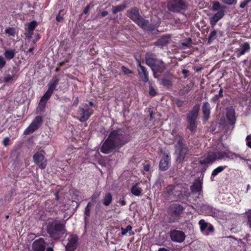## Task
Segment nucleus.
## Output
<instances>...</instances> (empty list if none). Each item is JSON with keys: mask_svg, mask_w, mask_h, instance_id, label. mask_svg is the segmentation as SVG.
<instances>
[{"mask_svg": "<svg viewBox=\"0 0 251 251\" xmlns=\"http://www.w3.org/2000/svg\"><path fill=\"white\" fill-rule=\"evenodd\" d=\"M217 35V31L215 30H213L212 31L209 35L208 36V41L210 42V41L214 40L216 38Z\"/></svg>", "mask_w": 251, "mask_h": 251, "instance_id": "58836bf2", "label": "nucleus"}, {"mask_svg": "<svg viewBox=\"0 0 251 251\" xmlns=\"http://www.w3.org/2000/svg\"><path fill=\"white\" fill-rule=\"evenodd\" d=\"M222 2L227 5H233L237 3V0H221Z\"/></svg>", "mask_w": 251, "mask_h": 251, "instance_id": "ea45409f", "label": "nucleus"}, {"mask_svg": "<svg viewBox=\"0 0 251 251\" xmlns=\"http://www.w3.org/2000/svg\"><path fill=\"white\" fill-rule=\"evenodd\" d=\"M6 61L3 57L0 56V69H2L5 65Z\"/></svg>", "mask_w": 251, "mask_h": 251, "instance_id": "3c124183", "label": "nucleus"}, {"mask_svg": "<svg viewBox=\"0 0 251 251\" xmlns=\"http://www.w3.org/2000/svg\"><path fill=\"white\" fill-rule=\"evenodd\" d=\"M33 159L34 163L41 169H44L47 165V161L44 156L41 152H37L33 155Z\"/></svg>", "mask_w": 251, "mask_h": 251, "instance_id": "9d476101", "label": "nucleus"}, {"mask_svg": "<svg viewBox=\"0 0 251 251\" xmlns=\"http://www.w3.org/2000/svg\"><path fill=\"white\" fill-rule=\"evenodd\" d=\"M113 200L112 195L109 193H106L101 201L102 203L105 206H108L110 204Z\"/></svg>", "mask_w": 251, "mask_h": 251, "instance_id": "a878e982", "label": "nucleus"}, {"mask_svg": "<svg viewBox=\"0 0 251 251\" xmlns=\"http://www.w3.org/2000/svg\"><path fill=\"white\" fill-rule=\"evenodd\" d=\"M17 76L16 74V73L13 72L12 75H7L4 77V80L5 82L8 83L10 82L14 81L16 78Z\"/></svg>", "mask_w": 251, "mask_h": 251, "instance_id": "cd10ccee", "label": "nucleus"}, {"mask_svg": "<svg viewBox=\"0 0 251 251\" xmlns=\"http://www.w3.org/2000/svg\"><path fill=\"white\" fill-rule=\"evenodd\" d=\"M226 168V166H220L218 167L213 171L211 175L212 176L214 177L216 176L219 173L223 171Z\"/></svg>", "mask_w": 251, "mask_h": 251, "instance_id": "c756f323", "label": "nucleus"}, {"mask_svg": "<svg viewBox=\"0 0 251 251\" xmlns=\"http://www.w3.org/2000/svg\"><path fill=\"white\" fill-rule=\"evenodd\" d=\"M126 8V5L122 4L118 5L112 8V12L114 14H116L119 12L122 11Z\"/></svg>", "mask_w": 251, "mask_h": 251, "instance_id": "2f4dec72", "label": "nucleus"}, {"mask_svg": "<svg viewBox=\"0 0 251 251\" xmlns=\"http://www.w3.org/2000/svg\"><path fill=\"white\" fill-rule=\"evenodd\" d=\"M58 79L56 78H53L49 82L48 89L42 97L37 107L38 111H41L45 107L47 101L50 98L58 85Z\"/></svg>", "mask_w": 251, "mask_h": 251, "instance_id": "423d86ee", "label": "nucleus"}, {"mask_svg": "<svg viewBox=\"0 0 251 251\" xmlns=\"http://www.w3.org/2000/svg\"><path fill=\"white\" fill-rule=\"evenodd\" d=\"M225 8V6L221 5L218 1H214L213 3L212 10L213 11L224 10Z\"/></svg>", "mask_w": 251, "mask_h": 251, "instance_id": "bb28decb", "label": "nucleus"}, {"mask_svg": "<svg viewBox=\"0 0 251 251\" xmlns=\"http://www.w3.org/2000/svg\"><path fill=\"white\" fill-rule=\"evenodd\" d=\"M170 158L168 154H164L159 163V168L162 171L167 170L170 165Z\"/></svg>", "mask_w": 251, "mask_h": 251, "instance_id": "dca6fc26", "label": "nucleus"}, {"mask_svg": "<svg viewBox=\"0 0 251 251\" xmlns=\"http://www.w3.org/2000/svg\"><path fill=\"white\" fill-rule=\"evenodd\" d=\"M158 251H169V250L165 249V248H160Z\"/></svg>", "mask_w": 251, "mask_h": 251, "instance_id": "338daca9", "label": "nucleus"}, {"mask_svg": "<svg viewBox=\"0 0 251 251\" xmlns=\"http://www.w3.org/2000/svg\"><path fill=\"white\" fill-rule=\"evenodd\" d=\"M56 21L58 22H61L63 20L62 17L60 16L59 15H57L56 18Z\"/></svg>", "mask_w": 251, "mask_h": 251, "instance_id": "680f3d73", "label": "nucleus"}, {"mask_svg": "<svg viewBox=\"0 0 251 251\" xmlns=\"http://www.w3.org/2000/svg\"><path fill=\"white\" fill-rule=\"evenodd\" d=\"M83 106L84 107L80 106L77 111V113L79 117V120L81 122H85L87 121L93 113L91 110L87 108V104H84Z\"/></svg>", "mask_w": 251, "mask_h": 251, "instance_id": "1a4fd4ad", "label": "nucleus"}, {"mask_svg": "<svg viewBox=\"0 0 251 251\" xmlns=\"http://www.w3.org/2000/svg\"><path fill=\"white\" fill-rule=\"evenodd\" d=\"M138 72L142 81L145 82L149 81V73L146 68L144 66H142L140 62L138 65Z\"/></svg>", "mask_w": 251, "mask_h": 251, "instance_id": "2eb2a0df", "label": "nucleus"}, {"mask_svg": "<svg viewBox=\"0 0 251 251\" xmlns=\"http://www.w3.org/2000/svg\"><path fill=\"white\" fill-rule=\"evenodd\" d=\"M78 103V97L76 98L75 99L73 105L75 106H76Z\"/></svg>", "mask_w": 251, "mask_h": 251, "instance_id": "e2e57ef3", "label": "nucleus"}, {"mask_svg": "<svg viewBox=\"0 0 251 251\" xmlns=\"http://www.w3.org/2000/svg\"><path fill=\"white\" fill-rule=\"evenodd\" d=\"M163 195L167 200L176 201L183 200L184 198L189 197L190 194L182 189L180 185H176L167 186Z\"/></svg>", "mask_w": 251, "mask_h": 251, "instance_id": "7ed1b4c3", "label": "nucleus"}, {"mask_svg": "<svg viewBox=\"0 0 251 251\" xmlns=\"http://www.w3.org/2000/svg\"><path fill=\"white\" fill-rule=\"evenodd\" d=\"M199 224L201 226V230H204L207 227V223H205L203 220H201L199 221Z\"/></svg>", "mask_w": 251, "mask_h": 251, "instance_id": "79ce46f5", "label": "nucleus"}, {"mask_svg": "<svg viewBox=\"0 0 251 251\" xmlns=\"http://www.w3.org/2000/svg\"><path fill=\"white\" fill-rule=\"evenodd\" d=\"M224 15L225 10H220L211 17L210 18V23L211 26L214 27L217 23L224 17Z\"/></svg>", "mask_w": 251, "mask_h": 251, "instance_id": "f3484780", "label": "nucleus"}, {"mask_svg": "<svg viewBox=\"0 0 251 251\" xmlns=\"http://www.w3.org/2000/svg\"><path fill=\"white\" fill-rule=\"evenodd\" d=\"M146 63L151 68L155 78H156V74L161 73L166 69L165 64L162 60L158 59L149 53L146 55Z\"/></svg>", "mask_w": 251, "mask_h": 251, "instance_id": "20e7f679", "label": "nucleus"}, {"mask_svg": "<svg viewBox=\"0 0 251 251\" xmlns=\"http://www.w3.org/2000/svg\"><path fill=\"white\" fill-rule=\"evenodd\" d=\"M143 184L142 181L136 183L131 188L130 191L132 194L135 196H140L143 192L141 185Z\"/></svg>", "mask_w": 251, "mask_h": 251, "instance_id": "a211bd4d", "label": "nucleus"}, {"mask_svg": "<svg viewBox=\"0 0 251 251\" xmlns=\"http://www.w3.org/2000/svg\"><path fill=\"white\" fill-rule=\"evenodd\" d=\"M42 121V118L41 116H37L34 119L32 123L36 126L37 128H38L41 126Z\"/></svg>", "mask_w": 251, "mask_h": 251, "instance_id": "72a5a7b5", "label": "nucleus"}, {"mask_svg": "<svg viewBox=\"0 0 251 251\" xmlns=\"http://www.w3.org/2000/svg\"><path fill=\"white\" fill-rule=\"evenodd\" d=\"M192 42V40L190 38H189L187 39L186 42H183L181 43V46L185 47H189L190 45Z\"/></svg>", "mask_w": 251, "mask_h": 251, "instance_id": "49530a36", "label": "nucleus"}, {"mask_svg": "<svg viewBox=\"0 0 251 251\" xmlns=\"http://www.w3.org/2000/svg\"><path fill=\"white\" fill-rule=\"evenodd\" d=\"M168 42V38L164 37L159 40L158 43L161 45H165Z\"/></svg>", "mask_w": 251, "mask_h": 251, "instance_id": "a19ab883", "label": "nucleus"}, {"mask_svg": "<svg viewBox=\"0 0 251 251\" xmlns=\"http://www.w3.org/2000/svg\"><path fill=\"white\" fill-rule=\"evenodd\" d=\"M122 70L125 75L131 74L132 72L125 66L122 67Z\"/></svg>", "mask_w": 251, "mask_h": 251, "instance_id": "de8ad7c7", "label": "nucleus"}, {"mask_svg": "<svg viewBox=\"0 0 251 251\" xmlns=\"http://www.w3.org/2000/svg\"><path fill=\"white\" fill-rule=\"evenodd\" d=\"M226 118L229 124L232 126L235 124L236 121L235 113L234 110L232 107L226 109Z\"/></svg>", "mask_w": 251, "mask_h": 251, "instance_id": "6ab92c4d", "label": "nucleus"}, {"mask_svg": "<svg viewBox=\"0 0 251 251\" xmlns=\"http://www.w3.org/2000/svg\"><path fill=\"white\" fill-rule=\"evenodd\" d=\"M89 9H90V6L87 5L84 9V11H83L84 14H86L88 12Z\"/></svg>", "mask_w": 251, "mask_h": 251, "instance_id": "052dcab7", "label": "nucleus"}, {"mask_svg": "<svg viewBox=\"0 0 251 251\" xmlns=\"http://www.w3.org/2000/svg\"><path fill=\"white\" fill-rule=\"evenodd\" d=\"M37 129V126L31 123L30 125L25 129L24 134H28L32 133Z\"/></svg>", "mask_w": 251, "mask_h": 251, "instance_id": "c85d7f7f", "label": "nucleus"}, {"mask_svg": "<svg viewBox=\"0 0 251 251\" xmlns=\"http://www.w3.org/2000/svg\"><path fill=\"white\" fill-rule=\"evenodd\" d=\"M186 7L187 5L183 0H172L168 3V9L173 12H179Z\"/></svg>", "mask_w": 251, "mask_h": 251, "instance_id": "6e6552de", "label": "nucleus"}, {"mask_svg": "<svg viewBox=\"0 0 251 251\" xmlns=\"http://www.w3.org/2000/svg\"><path fill=\"white\" fill-rule=\"evenodd\" d=\"M149 93L150 95L154 96V95H155L156 93L155 90L152 87H151L150 89Z\"/></svg>", "mask_w": 251, "mask_h": 251, "instance_id": "6e6d98bb", "label": "nucleus"}, {"mask_svg": "<svg viewBox=\"0 0 251 251\" xmlns=\"http://www.w3.org/2000/svg\"><path fill=\"white\" fill-rule=\"evenodd\" d=\"M128 17L135 22L140 17L138 10L136 8H132L128 11Z\"/></svg>", "mask_w": 251, "mask_h": 251, "instance_id": "5701e85b", "label": "nucleus"}, {"mask_svg": "<svg viewBox=\"0 0 251 251\" xmlns=\"http://www.w3.org/2000/svg\"><path fill=\"white\" fill-rule=\"evenodd\" d=\"M251 0H244L240 2L239 7L241 8H244Z\"/></svg>", "mask_w": 251, "mask_h": 251, "instance_id": "a18cd8bd", "label": "nucleus"}, {"mask_svg": "<svg viewBox=\"0 0 251 251\" xmlns=\"http://www.w3.org/2000/svg\"><path fill=\"white\" fill-rule=\"evenodd\" d=\"M42 121V118L41 116H37L34 119L32 123L36 126L37 128H38L41 126Z\"/></svg>", "mask_w": 251, "mask_h": 251, "instance_id": "473e14b6", "label": "nucleus"}, {"mask_svg": "<svg viewBox=\"0 0 251 251\" xmlns=\"http://www.w3.org/2000/svg\"><path fill=\"white\" fill-rule=\"evenodd\" d=\"M250 49V45L248 43H245L240 47V49L238 52H236V55L237 57H240L241 55L244 54L246 52H248Z\"/></svg>", "mask_w": 251, "mask_h": 251, "instance_id": "b1692460", "label": "nucleus"}, {"mask_svg": "<svg viewBox=\"0 0 251 251\" xmlns=\"http://www.w3.org/2000/svg\"><path fill=\"white\" fill-rule=\"evenodd\" d=\"M202 110L204 115V120H208L210 113V107L207 102H204L202 107Z\"/></svg>", "mask_w": 251, "mask_h": 251, "instance_id": "4be33fe9", "label": "nucleus"}, {"mask_svg": "<svg viewBox=\"0 0 251 251\" xmlns=\"http://www.w3.org/2000/svg\"><path fill=\"white\" fill-rule=\"evenodd\" d=\"M128 142L126 136L122 129L111 131L103 144L100 151L108 153L116 148H119Z\"/></svg>", "mask_w": 251, "mask_h": 251, "instance_id": "f257e3e1", "label": "nucleus"}, {"mask_svg": "<svg viewBox=\"0 0 251 251\" xmlns=\"http://www.w3.org/2000/svg\"><path fill=\"white\" fill-rule=\"evenodd\" d=\"M139 26L144 29H149V23L141 16L135 22Z\"/></svg>", "mask_w": 251, "mask_h": 251, "instance_id": "393cba45", "label": "nucleus"}, {"mask_svg": "<svg viewBox=\"0 0 251 251\" xmlns=\"http://www.w3.org/2000/svg\"><path fill=\"white\" fill-rule=\"evenodd\" d=\"M4 54L6 59L10 60L15 56V50H7L5 51Z\"/></svg>", "mask_w": 251, "mask_h": 251, "instance_id": "7c9ffc66", "label": "nucleus"}, {"mask_svg": "<svg viewBox=\"0 0 251 251\" xmlns=\"http://www.w3.org/2000/svg\"><path fill=\"white\" fill-rule=\"evenodd\" d=\"M100 193H95V194H93L91 197L92 201L95 202L96 201L97 199L99 198V197L100 196Z\"/></svg>", "mask_w": 251, "mask_h": 251, "instance_id": "864d4df0", "label": "nucleus"}, {"mask_svg": "<svg viewBox=\"0 0 251 251\" xmlns=\"http://www.w3.org/2000/svg\"><path fill=\"white\" fill-rule=\"evenodd\" d=\"M46 251H53V250L51 247H49L47 249Z\"/></svg>", "mask_w": 251, "mask_h": 251, "instance_id": "774afa93", "label": "nucleus"}, {"mask_svg": "<svg viewBox=\"0 0 251 251\" xmlns=\"http://www.w3.org/2000/svg\"><path fill=\"white\" fill-rule=\"evenodd\" d=\"M5 33L9 35L14 36L15 35V29L14 28H9L5 30Z\"/></svg>", "mask_w": 251, "mask_h": 251, "instance_id": "37998d69", "label": "nucleus"}, {"mask_svg": "<svg viewBox=\"0 0 251 251\" xmlns=\"http://www.w3.org/2000/svg\"><path fill=\"white\" fill-rule=\"evenodd\" d=\"M108 15V12L106 11H104L101 12L102 17H105Z\"/></svg>", "mask_w": 251, "mask_h": 251, "instance_id": "69168bd1", "label": "nucleus"}, {"mask_svg": "<svg viewBox=\"0 0 251 251\" xmlns=\"http://www.w3.org/2000/svg\"><path fill=\"white\" fill-rule=\"evenodd\" d=\"M132 227L131 226L128 225L126 226V228H124V227H121V229L122 230L121 234L123 236H124L126 234V233L128 232L131 231Z\"/></svg>", "mask_w": 251, "mask_h": 251, "instance_id": "c9c22d12", "label": "nucleus"}, {"mask_svg": "<svg viewBox=\"0 0 251 251\" xmlns=\"http://www.w3.org/2000/svg\"><path fill=\"white\" fill-rule=\"evenodd\" d=\"M202 180H196L193 184L191 186V189L192 192L195 193H199V194L201 193L202 190Z\"/></svg>", "mask_w": 251, "mask_h": 251, "instance_id": "412c9836", "label": "nucleus"}, {"mask_svg": "<svg viewBox=\"0 0 251 251\" xmlns=\"http://www.w3.org/2000/svg\"><path fill=\"white\" fill-rule=\"evenodd\" d=\"M85 221H86L87 220V219L88 217L90 216V208L88 207H85Z\"/></svg>", "mask_w": 251, "mask_h": 251, "instance_id": "09e8293b", "label": "nucleus"}, {"mask_svg": "<svg viewBox=\"0 0 251 251\" xmlns=\"http://www.w3.org/2000/svg\"><path fill=\"white\" fill-rule=\"evenodd\" d=\"M176 139L177 140V143L176 145L177 161L181 162L184 160L185 155L188 153V149L187 146L183 143V138L178 136L176 137Z\"/></svg>", "mask_w": 251, "mask_h": 251, "instance_id": "0eeeda50", "label": "nucleus"}, {"mask_svg": "<svg viewBox=\"0 0 251 251\" xmlns=\"http://www.w3.org/2000/svg\"><path fill=\"white\" fill-rule=\"evenodd\" d=\"M33 35V31H30L27 29V31L25 33V37L27 38H31Z\"/></svg>", "mask_w": 251, "mask_h": 251, "instance_id": "5fc2aeb1", "label": "nucleus"}, {"mask_svg": "<svg viewBox=\"0 0 251 251\" xmlns=\"http://www.w3.org/2000/svg\"><path fill=\"white\" fill-rule=\"evenodd\" d=\"M188 71L184 69L182 71V74L184 75V77L186 78L187 77V74L188 73Z\"/></svg>", "mask_w": 251, "mask_h": 251, "instance_id": "13d9d810", "label": "nucleus"}, {"mask_svg": "<svg viewBox=\"0 0 251 251\" xmlns=\"http://www.w3.org/2000/svg\"><path fill=\"white\" fill-rule=\"evenodd\" d=\"M37 25L36 22L33 21L28 25L27 29H29L30 31H33Z\"/></svg>", "mask_w": 251, "mask_h": 251, "instance_id": "4c0bfd02", "label": "nucleus"}, {"mask_svg": "<svg viewBox=\"0 0 251 251\" xmlns=\"http://www.w3.org/2000/svg\"><path fill=\"white\" fill-rule=\"evenodd\" d=\"M200 105L199 104H197L194 106L192 110L188 114L187 118L188 120H196L200 109Z\"/></svg>", "mask_w": 251, "mask_h": 251, "instance_id": "aec40b11", "label": "nucleus"}, {"mask_svg": "<svg viewBox=\"0 0 251 251\" xmlns=\"http://www.w3.org/2000/svg\"><path fill=\"white\" fill-rule=\"evenodd\" d=\"M223 89L221 88L219 91V93L217 95H215L211 99V101L213 102H216L218 100L219 98L222 97L223 96Z\"/></svg>", "mask_w": 251, "mask_h": 251, "instance_id": "f704fd0d", "label": "nucleus"}, {"mask_svg": "<svg viewBox=\"0 0 251 251\" xmlns=\"http://www.w3.org/2000/svg\"><path fill=\"white\" fill-rule=\"evenodd\" d=\"M78 238L76 236L72 235L68 238L66 249L67 251H74L77 247Z\"/></svg>", "mask_w": 251, "mask_h": 251, "instance_id": "4468645a", "label": "nucleus"}, {"mask_svg": "<svg viewBox=\"0 0 251 251\" xmlns=\"http://www.w3.org/2000/svg\"><path fill=\"white\" fill-rule=\"evenodd\" d=\"M47 231L50 237L54 239L60 238L66 232L64 225L56 221H53L48 226Z\"/></svg>", "mask_w": 251, "mask_h": 251, "instance_id": "39448f33", "label": "nucleus"}, {"mask_svg": "<svg viewBox=\"0 0 251 251\" xmlns=\"http://www.w3.org/2000/svg\"><path fill=\"white\" fill-rule=\"evenodd\" d=\"M162 84L165 86H170L172 85V83L170 80L167 79H163L162 80Z\"/></svg>", "mask_w": 251, "mask_h": 251, "instance_id": "c03bdc74", "label": "nucleus"}, {"mask_svg": "<svg viewBox=\"0 0 251 251\" xmlns=\"http://www.w3.org/2000/svg\"><path fill=\"white\" fill-rule=\"evenodd\" d=\"M189 129L193 131L195 130L197 127V124L196 120H189Z\"/></svg>", "mask_w": 251, "mask_h": 251, "instance_id": "e433bc0d", "label": "nucleus"}, {"mask_svg": "<svg viewBox=\"0 0 251 251\" xmlns=\"http://www.w3.org/2000/svg\"><path fill=\"white\" fill-rule=\"evenodd\" d=\"M238 156V154L222 145L216 151L209 152L206 156L202 157L200 162L201 164H207L212 163L217 160H233Z\"/></svg>", "mask_w": 251, "mask_h": 251, "instance_id": "f03ea898", "label": "nucleus"}, {"mask_svg": "<svg viewBox=\"0 0 251 251\" xmlns=\"http://www.w3.org/2000/svg\"><path fill=\"white\" fill-rule=\"evenodd\" d=\"M248 224H249L250 227H251V214L249 215L248 216Z\"/></svg>", "mask_w": 251, "mask_h": 251, "instance_id": "0e129e2a", "label": "nucleus"}, {"mask_svg": "<svg viewBox=\"0 0 251 251\" xmlns=\"http://www.w3.org/2000/svg\"><path fill=\"white\" fill-rule=\"evenodd\" d=\"M170 237L174 242L182 243L185 239V235L182 231L174 230L171 232Z\"/></svg>", "mask_w": 251, "mask_h": 251, "instance_id": "9b49d317", "label": "nucleus"}, {"mask_svg": "<svg viewBox=\"0 0 251 251\" xmlns=\"http://www.w3.org/2000/svg\"><path fill=\"white\" fill-rule=\"evenodd\" d=\"M121 205H125L126 203L125 199L124 198H123L120 200L119 201Z\"/></svg>", "mask_w": 251, "mask_h": 251, "instance_id": "bf43d9fd", "label": "nucleus"}, {"mask_svg": "<svg viewBox=\"0 0 251 251\" xmlns=\"http://www.w3.org/2000/svg\"><path fill=\"white\" fill-rule=\"evenodd\" d=\"M170 213L175 217H178L183 212L184 207L177 203L172 204L169 207Z\"/></svg>", "mask_w": 251, "mask_h": 251, "instance_id": "f8f14e48", "label": "nucleus"}, {"mask_svg": "<svg viewBox=\"0 0 251 251\" xmlns=\"http://www.w3.org/2000/svg\"><path fill=\"white\" fill-rule=\"evenodd\" d=\"M247 145L248 147L251 148V134L249 135L246 137Z\"/></svg>", "mask_w": 251, "mask_h": 251, "instance_id": "603ef678", "label": "nucleus"}, {"mask_svg": "<svg viewBox=\"0 0 251 251\" xmlns=\"http://www.w3.org/2000/svg\"><path fill=\"white\" fill-rule=\"evenodd\" d=\"M150 169V165L148 163L145 164L144 165V171H145L146 172H148V171H149Z\"/></svg>", "mask_w": 251, "mask_h": 251, "instance_id": "4d7b16f0", "label": "nucleus"}, {"mask_svg": "<svg viewBox=\"0 0 251 251\" xmlns=\"http://www.w3.org/2000/svg\"><path fill=\"white\" fill-rule=\"evenodd\" d=\"M10 140V138L8 137H6L4 138L2 141V144L3 145V146L5 147H7L9 145Z\"/></svg>", "mask_w": 251, "mask_h": 251, "instance_id": "8fccbe9b", "label": "nucleus"}, {"mask_svg": "<svg viewBox=\"0 0 251 251\" xmlns=\"http://www.w3.org/2000/svg\"><path fill=\"white\" fill-rule=\"evenodd\" d=\"M45 249V243L44 240L40 238L33 242L29 251H44Z\"/></svg>", "mask_w": 251, "mask_h": 251, "instance_id": "ddd939ff", "label": "nucleus"}]
</instances>
